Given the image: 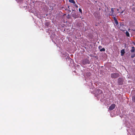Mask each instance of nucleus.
<instances>
[{"label":"nucleus","instance_id":"obj_1","mask_svg":"<svg viewBox=\"0 0 135 135\" xmlns=\"http://www.w3.org/2000/svg\"><path fill=\"white\" fill-rule=\"evenodd\" d=\"M111 77L112 79H116L120 76V74L118 73H114L111 74Z\"/></svg>","mask_w":135,"mask_h":135},{"label":"nucleus","instance_id":"obj_2","mask_svg":"<svg viewBox=\"0 0 135 135\" xmlns=\"http://www.w3.org/2000/svg\"><path fill=\"white\" fill-rule=\"evenodd\" d=\"M96 94H95V96L97 97H99V95L101 94H102V92L101 90L99 89H98L96 90Z\"/></svg>","mask_w":135,"mask_h":135},{"label":"nucleus","instance_id":"obj_3","mask_svg":"<svg viewBox=\"0 0 135 135\" xmlns=\"http://www.w3.org/2000/svg\"><path fill=\"white\" fill-rule=\"evenodd\" d=\"M79 14H78V13L76 12H73L71 14L72 17L75 19L79 17Z\"/></svg>","mask_w":135,"mask_h":135},{"label":"nucleus","instance_id":"obj_4","mask_svg":"<svg viewBox=\"0 0 135 135\" xmlns=\"http://www.w3.org/2000/svg\"><path fill=\"white\" fill-rule=\"evenodd\" d=\"M118 83L119 85H122L123 84V80L121 78H119L118 79Z\"/></svg>","mask_w":135,"mask_h":135},{"label":"nucleus","instance_id":"obj_5","mask_svg":"<svg viewBox=\"0 0 135 135\" xmlns=\"http://www.w3.org/2000/svg\"><path fill=\"white\" fill-rule=\"evenodd\" d=\"M82 62V63L84 65H85L86 64H89L90 63V61L87 59H85L83 60Z\"/></svg>","mask_w":135,"mask_h":135},{"label":"nucleus","instance_id":"obj_6","mask_svg":"<svg viewBox=\"0 0 135 135\" xmlns=\"http://www.w3.org/2000/svg\"><path fill=\"white\" fill-rule=\"evenodd\" d=\"M93 15L95 17L97 18H99L100 16V12L96 11L94 13Z\"/></svg>","mask_w":135,"mask_h":135},{"label":"nucleus","instance_id":"obj_7","mask_svg":"<svg viewBox=\"0 0 135 135\" xmlns=\"http://www.w3.org/2000/svg\"><path fill=\"white\" fill-rule=\"evenodd\" d=\"M115 105L114 104H112L109 108V109L110 110H111L114 109L115 107Z\"/></svg>","mask_w":135,"mask_h":135},{"label":"nucleus","instance_id":"obj_8","mask_svg":"<svg viewBox=\"0 0 135 135\" xmlns=\"http://www.w3.org/2000/svg\"><path fill=\"white\" fill-rule=\"evenodd\" d=\"M125 53V51L124 49H122L120 51L121 55V56H123L124 55Z\"/></svg>","mask_w":135,"mask_h":135},{"label":"nucleus","instance_id":"obj_9","mask_svg":"<svg viewBox=\"0 0 135 135\" xmlns=\"http://www.w3.org/2000/svg\"><path fill=\"white\" fill-rule=\"evenodd\" d=\"M132 49L131 50V52H134L135 50V48L133 46L132 47Z\"/></svg>","mask_w":135,"mask_h":135},{"label":"nucleus","instance_id":"obj_10","mask_svg":"<svg viewBox=\"0 0 135 135\" xmlns=\"http://www.w3.org/2000/svg\"><path fill=\"white\" fill-rule=\"evenodd\" d=\"M69 2L73 4H75V2L74 0H69Z\"/></svg>","mask_w":135,"mask_h":135},{"label":"nucleus","instance_id":"obj_11","mask_svg":"<svg viewBox=\"0 0 135 135\" xmlns=\"http://www.w3.org/2000/svg\"><path fill=\"white\" fill-rule=\"evenodd\" d=\"M126 36L127 37H129L130 36L129 34V32L127 31H126Z\"/></svg>","mask_w":135,"mask_h":135},{"label":"nucleus","instance_id":"obj_12","mask_svg":"<svg viewBox=\"0 0 135 135\" xmlns=\"http://www.w3.org/2000/svg\"><path fill=\"white\" fill-rule=\"evenodd\" d=\"M105 51V49L104 48H102V49H100V51L101 52L104 51Z\"/></svg>","mask_w":135,"mask_h":135},{"label":"nucleus","instance_id":"obj_13","mask_svg":"<svg viewBox=\"0 0 135 135\" xmlns=\"http://www.w3.org/2000/svg\"><path fill=\"white\" fill-rule=\"evenodd\" d=\"M111 11H112V15H113V13H114V11L113 10V8H112L111 9Z\"/></svg>","mask_w":135,"mask_h":135},{"label":"nucleus","instance_id":"obj_14","mask_svg":"<svg viewBox=\"0 0 135 135\" xmlns=\"http://www.w3.org/2000/svg\"><path fill=\"white\" fill-rule=\"evenodd\" d=\"M132 100L134 102H135V96L132 97Z\"/></svg>","mask_w":135,"mask_h":135},{"label":"nucleus","instance_id":"obj_15","mask_svg":"<svg viewBox=\"0 0 135 135\" xmlns=\"http://www.w3.org/2000/svg\"><path fill=\"white\" fill-rule=\"evenodd\" d=\"M114 22H115V24H116V25H117L118 24V22L117 20L114 21Z\"/></svg>","mask_w":135,"mask_h":135},{"label":"nucleus","instance_id":"obj_16","mask_svg":"<svg viewBox=\"0 0 135 135\" xmlns=\"http://www.w3.org/2000/svg\"><path fill=\"white\" fill-rule=\"evenodd\" d=\"M79 12H80V13L81 14H82V12L81 9L80 8H79Z\"/></svg>","mask_w":135,"mask_h":135},{"label":"nucleus","instance_id":"obj_17","mask_svg":"<svg viewBox=\"0 0 135 135\" xmlns=\"http://www.w3.org/2000/svg\"><path fill=\"white\" fill-rule=\"evenodd\" d=\"M49 25V24L47 22L45 23V25L47 26H48Z\"/></svg>","mask_w":135,"mask_h":135},{"label":"nucleus","instance_id":"obj_18","mask_svg":"<svg viewBox=\"0 0 135 135\" xmlns=\"http://www.w3.org/2000/svg\"><path fill=\"white\" fill-rule=\"evenodd\" d=\"M74 6H75L76 7V8H78V6L76 4H74Z\"/></svg>","mask_w":135,"mask_h":135},{"label":"nucleus","instance_id":"obj_19","mask_svg":"<svg viewBox=\"0 0 135 135\" xmlns=\"http://www.w3.org/2000/svg\"><path fill=\"white\" fill-rule=\"evenodd\" d=\"M113 18H114V21H115V20H117V19H116V18L115 17H114Z\"/></svg>","mask_w":135,"mask_h":135},{"label":"nucleus","instance_id":"obj_20","mask_svg":"<svg viewBox=\"0 0 135 135\" xmlns=\"http://www.w3.org/2000/svg\"><path fill=\"white\" fill-rule=\"evenodd\" d=\"M131 57L132 58H133L134 57V55H132L131 56Z\"/></svg>","mask_w":135,"mask_h":135},{"label":"nucleus","instance_id":"obj_21","mask_svg":"<svg viewBox=\"0 0 135 135\" xmlns=\"http://www.w3.org/2000/svg\"><path fill=\"white\" fill-rule=\"evenodd\" d=\"M123 12H124V11H122L120 13H121V14H122V13H123Z\"/></svg>","mask_w":135,"mask_h":135},{"label":"nucleus","instance_id":"obj_22","mask_svg":"<svg viewBox=\"0 0 135 135\" xmlns=\"http://www.w3.org/2000/svg\"><path fill=\"white\" fill-rule=\"evenodd\" d=\"M102 47L101 46H99V49H100V48H101Z\"/></svg>","mask_w":135,"mask_h":135},{"label":"nucleus","instance_id":"obj_23","mask_svg":"<svg viewBox=\"0 0 135 135\" xmlns=\"http://www.w3.org/2000/svg\"><path fill=\"white\" fill-rule=\"evenodd\" d=\"M90 56H92V55H90Z\"/></svg>","mask_w":135,"mask_h":135},{"label":"nucleus","instance_id":"obj_24","mask_svg":"<svg viewBox=\"0 0 135 135\" xmlns=\"http://www.w3.org/2000/svg\"><path fill=\"white\" fill-rule=\"evenodd\" d=\"M134 10L135 11V8L134 9Z\"/></svg>","mask_w":135,"mask_h":135},{"label":"nucleus","instance_id":"obj_25","mask_svg":"<svg viewBox=\"0 0 135 135\" xmlns=\"http://www.w3.org/2000/svg\"><path fill=\"white\" fill-rule=\"evenodd\" d=\"M69 6H68V8H69Z\"/></svg>","mask_w":135,"mask_h":135},{"label":"nucleus","instance_id":"obj_26","mask_svg":"<svg viewBox=\"0 0 135 135\" xmlns=\"http://www.w3.org/2000/svg\"><path fill=\"white\" fill-rule=\"evenodd\" d=\"M117 10L118 11V9H117Z\"/></svg>","mask_w":135,"mask_h":135},{"label":"nucleus","instance_id":"obj_27","mask_svg":"<svg viewBox=\"0 0 135 135\" xmlns=\"http://www.w3.org/2000/svg\"><path fill=\"white\" fill-rule=\"evenodd\" d=\"M70 11V12H71V11H70H70Z\"/></svg>","mask_w":135,"mask_h":135},{"label":"nucleus","instance_id":"obj_28","mask_svg":"<svg viewBox=\"0 0 135 135\" xmlns=\"http://www.w3.org/2000/svg\"><path fill=\"white\" fill-rule=\"evenodd\" d=\"M67 57H68V56H67Z\"/></svg>","mask_w":135,"mask_h":135},{"label":"nucleus","instance_id":"obj_29","mask_svg":"<svg viewBox=\"0 0 135 135\" xmlns=\"http://www.w3.org/2000/svg\"><path fill=\"white\" fill-rule=\"evenodd\" d=\"M97 57V56H95V57Z\"/></svg>","mask_w":135,"mask_h":135},{"label":"nucleus","instance_id":"obj_30","mask_svg":"<svg viewBox=\"0 0 135 135\" xmlns=\"http://www.w3.org/2000/svg\"><path fill=\"white\" fill-rule=\"evenodd\" d=\"M134 30L135 31V30Z\"/></svg>","mask_w":135,"mask_h":135}]
</instances>
